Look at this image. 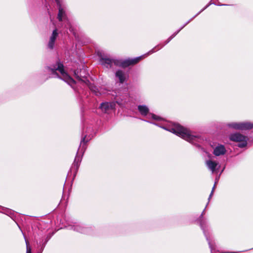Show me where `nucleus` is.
Masks as SVG:
<instances>
[{
    "label": "nucleus",
    "mask_w": 253,
    "mask_h": 253,
    "mask_svg": "<svg viewBox=\"0 0 253 253\" xmlns=\"http://www.w3.org/2000/svg\"><path fill=\"white\" fill-rule=\"evenodd\" d=\"M206 9V6L203 8L200 11H199L196 15L193 18L188 21L183 26H182L178 30L173 33L171 36H170L168 39L165 42V44L163 45H161L159 47V45L155 46L152 50L149 51L146 54L143 56H139L132 59H127L125 60H118L114 58H110L108 57L106 55H102V54H99L100 58L99 62L100 63L106 67V68H113V66L122 67L123 68L127 67L130 65H134L138 63L143 57L146 55L152 54L161 48L164 45L168 43L185 26H186L189 22H190L193 19H194L197 15L201 13L203 11Z\"/></svg>",
    "instance_id": "1"
},
{
    "label": "nucleus",
    "mask_w": 253,
    "mask_h": 253,
    "mask_svg": "<svg viewBox=\"0 0 253 253\" xmlns=\"http://www.w3.org/2000/svg\"><path fill=\"white\" fill-rule=\"evenodd\" d=\"M150 123L172 132L190 143L197 145L198 146H199V143H201L204 141L203 138L200 135L192 133L188 129L183 127L178 124L170 123L167 126H164L159 123Z\"/></svg>",
    "instance_id": "2"
},
{
    "label": "nucleus",
    "mask_w": 253,
    "mask_h": 253,
    "mask_svg": "<svg viewBox=\"0 0 253 253\" xmlns=\"http://www.w3.org/2000/svg\"><path fill=\"white\" fill-rule=\"evenodd\" d=\"M48 72L50 73V78H59L68 84L72 86L75 84V81L65 71L62 63L59 60L56 61L55 64L47 68Z\"/></svg>",
    "instance_id": "3"
},
{
    "label": "nucleus",
    "mask_w": 253,
    "mask_h": 253,
    "mask_svg": "<svg viewBox=\"0 0 253 253\" xmlns=\"http://www.w3.org/2000/svg\"><path fill=\"white\" fill-rule=\"evenodd\" d=\"M85 70H81L80 74L77 70L74 71V76L79 81H83L85 83V84L89 88L90 90L96 95H99L101 94L105 93V91L102 89V88H98L96 86L93 84H91L89 82L88 80H84L83 79H86L87 78V74H84Z\"/></svg>",
    "instance_id": "4"
},
{
    "label": "nucleus",
    "mask_w": 253,
    "mask_h": 253,
    "mask_svg": "<svg viewBox=\"0 0 253 253\" xmlns=\"http://www.w3.org/2000/svg\"><path fill=\"white\" fill-rule=\"evenodd\" d=\"M46 2H49L51 1L53 2V0H45ZM57 6H58V14L57 18L59 21H64L65 27L67 29H69V31L73 34H75L74 31V29L71 25L70 21L66 18L65 11L64 8L62 7L61 2L60 0H55Z\"/></svg>",
    "instance_id": "5"
},
{
    "label": "nucleus",
    "mask_w": 253,
    "mask_h": 253,
    "mask_svg": "<svg viewBox=\"0 0 253 253\" xmlns=\"http://www.w3.org/2000/svg\"><path fill=\"white\" fill-rule=\"evenodd\" d=\"M91 138L89 137V136L87 137V135H84V136L82 137L80 147L78 149V151L77 153L76 156L75 158L74 163L72 166V169H75L77 170L80 166V163L81 161V158H80L79 156L80 151H81V153L82 154V155L84 154L85 150V143L88 141L89 139H90Z\"/></svg>",
    "instance_id": "6"
},
{
    "label": "nucleus",
    "mask_w": 253,
    "mask_h": 253,
    "mask_svg": "<svg viewBox=\"0 0 253 253\" xmlns=\"http://www.w3.org/2000/svg\"><path fill=\"white\" fill-rule=\"evenodd\" d=\"M138 110L143 116H146L148 119H153L157 121H164L162 118L151 113H149V108L146 105H139Z\"/></svg>",
    "instance_id": "7"
},
{
    "label": "nucleus",
    "mask_w": 253,
    "mask_h": 253,
    "mask_svg": "<svg viewBox=\"0 0 253 253\" xmlns=\"http://www.w3.org/2000/svg\"><path fill=\"white\" fill-rule=\"evenodd\" d=\"M227 126L235 129L249 130L253 128V124L250 122H232L227 124Z\"/></svg>",
    "instance_id": "8"
},
{
    "label": "nucleus",
    "mask_w": 253,
    "mask_h": 253,
    "mask_svg": "<svg viewBox=\"0 0 253 253\" xmlns=\"http://www.w3.org/2000/svg\"><path fill=\"white\" fill-rule=\"evenodd\" d=\"M229 139L232 141L239 142L238 147L240 148H243L247 144V137L239 133L231 134Z\"/></svg>",
    "instance_id": "9"
},
{
    "label": "nucleus",
    "mask_w": 253,
    "mask_h": 253,
    "mask_svg": "<svg viewBox=\"0 0 253 253\" xmlns=\"http://www.w3.org/2000/svg\"><path fill=\"white\" fill-rule=\"evenodd\" d=\"M68 229L73 230L75 231L83 234H90L91 232L90 227H85L82 226L80 223L75 222L74 224L69 225L67 226Z\"/></svg>",
    "instance_id": "10"
},
{
    "label": "nucleus",
    "mask_w": 253,
    "mask_h": 253,
    "mask_svg": "<svg viewBox=\"0 0 253 253\" xmlns=\"http://www.w3.org/2000/svg\"><path fill=\"white\" fill-rule=\"evenodd\" d=\"M99 107L102 112L109 113L110 111L115 109V103L114 102H103L100 104Z\"/></svg>",
    "instance_id": "11"
},
{
    "label": "nucleus",
    "mask_w": 253,
    "mask_h": 253,
    "mask_svg": "<svg viewBox=\"0 0 253 253\" xmlns=\"http://www.w3.org/2000/svg\"><path fill=\"white\" fill-rule=\"evenodd\" d=\"M206 165L208 169L211 171V172H216L220 168L219 163L215 161L211 160H207L206 161Z\"/></svg>",
    "instance_id": "12"
},
{
    "label": "nucleus",
    "mask_w": 253,
    "mask_h": 253,
    "mask_svg": "<svg viewBox=\"0 0 253 253\" xmlns=\"http://www.w3.org/2000/svg\"><path fill=\"white\" fill-rule=\"evenodd\" d=\"M226 149L224 145L218 144L213 149V154L216 156L223 155L226 153Z\"/></svg>",
    "instance_id": "13"
},
{
    "label": "nucleus",
    "mask_w": 253,
    "mask_h": 253,
    "mask_svg": "<svg viewBox=\"0 0 253 253\" xmlns=\"http://www.w3.org/2000/svg\"><path fill=\"white\" fill-rule=\"evenodd\" d=\"M115 75L116 77L119 79L120 83L123 84L126 80V75L122 70H118L116 72Z\"/></svg>",
    "instance_id": "14"
},
{
    "label": "nucleus",
    "mask_w": 253,
    "mask_h": 253,
    "mask_svg": "<svg viewBox=\"0 0 253 253\" xmlns=\"http://www.w3.org/2000/svg\"><path fill=\"white\" fill-rule=\"evenodd\" d=\"M57 36H58L57 30L56 29H55V30H54L53 31L52 35L50 37L49 40L55 42Z\"/></svg>",
    "instance_id": "15"
},
{
    "label": "nucleus",
    "mask_w": 253,
    "mask_h": 253,
    "mask_svg": "<svg viewBox=\"0 0 253 253\" xmlns=\"http://www.w3.org/2000/svg\"><path fill=\"white\" fill-rule=\"evenodd\" d=\"M47 241H48V239H46L45 241H44V242L42 244H41V242H40L39 243H38L37 242V244L41 247L40 252H39L38 253H42Z\"/></svg>",
    "instance_id": "16"
},
{
    "label": "nucleus",
    "mask_w": 253,
    "mask_h": 253,
    "mask_svg": "<svg viewBox=\"0 0 253 253\" xmlns=\"http://www.w3.org/2000/svg\"><path fill=\"white\" fill-rule=\"evenodd\" d=\"M200 226H201V228L203 230V232H204L205 236L206 237H207V235H206V230L205 229V224H204V221H203V219H201V220H200ZM207 240H209L208 237H207Z\"/></svg>",
    "instance_id": "17"
},
{
    "label": "nucleus",
    "mask_w": 253,
    "mask_h": 253,
    "mask_svg": "<svg viewBox=\"0 0 253 253\" xmlns=\"http://www.w3.org/2000/svg\"><path fill=\"white\" fill-rule=\"evenodd\" d=\"M25 242L26 244V253H32L31 252V248L29 245V242L26 240V238L25 237Z\"/></svg>",
    "instance_id": "18"
},
{
    "label": "nucleus",
    "mask_w": 253,
    "mask_h": 253,
    "mask_svg": "<svg viewBox=\"0 0 253 253\" xmlns=\"http://www.w3.org/2000/svg\"><path fill=\"white\" fill-rule=\"evenodd\" d=\"M55 42L52 41H49L48 43V47L51 49H53L54 46Z\"/></svg>",
    "instance_id": "19"
},
{
    "label": "nucleus",
    "mask_w": 253,
    "mask_h": 253,
    "mask_svg": "<svg viewBox=\"0 0 253 253\" xmlns=\"http://www.w3.org/2000/svg\"><path fill=\"white\" fill-rule=\"evenodd\" d=\"M218 177L216 178L215 181V183H214V186H213V187L212 188L211 192V194L210 195L209 199H210L211 198V196L212 195V193L213 192V190H214V188L215 187V184L217 183V182L218 181Z\"/></svg>",
    "instance_id": "20"
},
{
    "label": "nucleus",
    "mask_w": 253,
    "mask_h": 253,
    "mask_svg": "<svg viewBox=\"0 0 253 253\" xmlns=\"http://www.w3.org/2000/svg\"><path fill=\"white\" fill-rule=\"evenodd\" d=\"M209 245L210 248L211 249V253H212L214 252V246L211 244V242L209 241Z\"/></svg>",
    "instance_id": "21"
},
{
    "label": "nucleus",
    "mask_w": 253,
    "mask_h": 253,
    "mask_svg": "<svg viewBox=\"0 0 253 253\" xmlns=\"http://www.w3.org/2000/svg\"><path fill=\"white\" fill-rule=\"evenodd\" d=\"M205 211V209L204 210V211L202 212L201 215H200V218H203V214H204Z\"/></svg>",
    "instance_id": "22"
},
{
    "label": "nucleus",
    "mask_w": 253,
    "mask_h": 253,
    "mask_svg": "<svg viewBox=\"0 0 253 253\" xmlns=\"http://www.w3.org/2000/svg\"><path fill=\"white\" fill-rule=\"evenodd\" d=\"M117 103L119 104L120 105H122L123 103L121 102H119V101H117Z\"/></svg>",
    "instance_id": "23"
}]
</instances>
